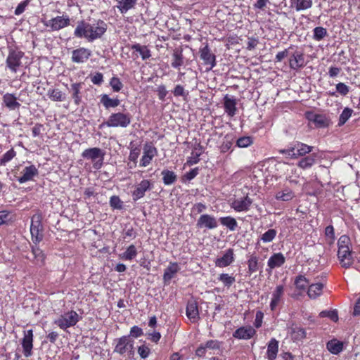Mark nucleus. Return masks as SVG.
Masks as SVG:
<instances>
[{"mask_svg":"<svg viewBox=\"0 0 360 360\" xmlns=\"http://www.w3.org/2000/svg\"><path fill=\"white\" fill-rule=\"evenodd\" d=\"M338 250L351 248V240L349 237L346 235L341 236L338 241Z\"/></svg>","mask_w":360,"mask_h":360,"instance_id":"obj_51","label":"nucleus"},{"mask_svg":"<svg viewBox=\"0 0 360 360\" xmlns=\"http://www.w3.org/2000/svg\"><path fill=\"white\" fill-rule=\"evenodd\" d=\"M252 200L246 196L243 198L234 200L231 207L237 212L247 211L251 205Z\"/></svg>","mask_w":360,"mask_h":360,"instance_id":"obj_21","label":"nucleus"},{"mask_svg":"<svg viewBox=\"0 0 360 360\" xmlns=\"http://www.w3.org/2000/svg\"><path fill=\"white\" fill-rule=\"evenodd\" d=\"M308 284L309 281L302 275H300L295 278V285L300 290H305Z\"/></svg>","mask_w":360,"mask_h":360,"instance_id":"obj_52","label":"nucleus"},{"mask_svg":"<svg viewBox=\"0 0 360 360\" xmlns=\"http://www.w3.org/2000/svg\"><path fill=\"white\" fill-rule=\"evenodd\" d=\"M114 352L131 358L134 355V340L130 335H124L114 340Z\"/></svg>","mask_w":360,"mask_h":360,"instance_id":"obj_2","label":"nucleus"},{"mask_svg":"<svg viewBox=\"0 0 360 360\" xmlns=\"http://www.w3.org/2000/svg\"><path fill=\"white\" fill-rule=\"evenodd\" d=\"M255 334L256 330L252 326H242L233 332V337L240 340H249Z\"/></svg>","mask_w":360,"mask_h":360,"instance_id":"obj_17","label":"nucleus"},{"mask_svg":"<svg viewBox=\"0 0 360 360\" xmlns=\"http://www.w3.org/2000/svg\"><path fill=\"white\" fill-rule=\"evenodd\" d=\"M100 101L105 109L116 108L120 103V101L118 98H111L107 94L102 95Z\"/></svg>","mask_w":360,"mask_h":360,"instance_id":"obj_31","label":"nucleus"},{"mask_svg":"<svg viewBox=\"0 0 360 360\" xmlns=\"http://www.w3.org/2000/svg\"><path fill=\"white\" fill-rule=\"evenodd\" d=\"M29 3L30 0H25L19 4L17 8H15V14L17 15L22 14L25 11V8L29 4Z\"/></svg>","mask_w":360,"mask_h":360,"instance_id":"obj_62","label":"nucleus"},{"mask_svg":"<svg viewBox=\"0 0 360 360\" xmlns=\"http://www.w3.org/2000/svg\"><path fill=\"white\" fill-rule=\"evenodd\" d=\"M278 351V342L275 338L271 339L268 343L266 352L267 358L269 360H274L276 358Z\"/></svg>","mask_w":360,"mask_h":360,"instance_id":"obj_28","label":"nucleus"},{"mask_svg":"<svg viewBox=\"0 0 360 360\" xmlns=\"http://www.w3.org/2000/svg\"><path fill=\"white\" fill-rule=\"evenodd\" d=\"M323 284L317 283L309 286L307 295L311 299H316L322 293Z\"/></svg>","mask_w":360,"mask_h":360,"instance_id":"obj_32","label":"nucleus"},{"mask_svg":"<svg viewBox=\"0 0 360 360\" xmlns=\"http://www.w3.org/2000/svg\"><path fill=\"white\" fill-rule=\"evenodd\" d=\"M277 231L275 229H269L262 235L260 239L263 243L271 242L276 236Z\"/></svg>","mask_w":360,"mask_h":360,"instance_id":"obj_50","label":"nucleus"},{"mask_svg":"<svg viewBox=\"0 0 360 360\" xmlns=\"http://www.w3.org/2000/svg\"><path fill=\"white\" fill-rule=\"evenodd\" d=\"M106 30L107 24L101 20L94 21V23L81 20L77 23L74 35L77 38H84L89 42H92L101 38Z\"/></svg>","mask_w":360,"mask_h":360,"instance_id":"obj_1","label":"nucleus"},{"mask_svg":"<svg viewBox=\"0 0 360 360\" xmlns=\"http://www.w3.org/2000/svg\"><path fill=\"white\" fill-rule=\"evenodd\" d=\"M158 98L161 101H164L167 94V91L165 85H160L157 89Z\"/></svg>","mask_w":360,"mask_h":360,"instance_id":"obj_64","label":"nucleus"},{"mask_svg":"<svg viewBox=\"0 0 360 360\" xmlns=\"http://www.w3.org/2000/svg\"><path fill=\"white\" fill-rule=\"evenodd\" d=\"M224 105L226 112L230 116L235 115L236 112V101L234 98L229 97L227 95L224 98Z\"/></svg>","mask_w":360,"mask_h":360,"instance_id":"obj_27","label":"nucleus"},{"mask_svg":"<svg viewBox=\"0 0 360 360\" xmlns=\"http://www.w3.org/2000/svg\"><path fill=\"white\" fill-rule=\"evenodd\" d=\"M91 81L93 84L100 85L103 81V74L101 72H96L94 75L91 77Z\"/></svg>","mask_w":360,"mask_h":360,"instance_id":"obj_63","label":"nucleus"},{"mask_svg":"<svg viewBox=\"0 0 360 360\" xmlns=\"http://www.w3.org/2000/svg\"><path fill=\"white\" fill-rule=\"evenodd\" d=\"M291 338L295 341H300L306 338V331L300 327H295L291 329Z\"/></svg>","mask_w":360,"mask_h":360,"instance_id":"obj_38","label":"nucleus"},{"mask_svg":"<svg viewBox=\"0 0 360 360\" xmlns=\"http://www.w3.org/2000/svg\"><path fill=\"white\" fill-rule=\"evenodd\" d=\"M136 1L137 0H120L117 7L121 13H126L129 10L134 7Z\"/></svg>","mask_w":360,"mask_h":360,"instance_id":"obj_34","label":"nucleus"},{"mask_svg":"<svg viewBox=\"0 0 360 360\" xmlns=\"http://www.w3.org/2000/svg\"><path fill=\"white\" fill-rule=\"evenodd\" d=\"M42 216L39 213H37L32 217L30 233L32 240L35 244L39 243L43 239L44 228L41 224Z\"/></svg>","mask_w":360,"mask_h":360,"instance_id":"obj_4","label":"nucleus"},{"mask_svg":"<svg viewBox=\"0 0 360 360\" xmlns=\"http://www.w3.org/2000/svg\"><path fill=\"white\" fill-rule=\"evenodd\" d=\"M172 93L174 96H182L184 98L187 97L188 95V92L186 91L184 89V86L180 84H178L174 87V90L172 91Z\"/></svg>","mask_w":360,"mask_h":360,"instance_id":"obj_58","label":"nucleus"},{"mask_svg":"<svg viewBox=\"0 0 360 360\" xmlns=\"http://www.w3.org/2000/svg\"><path fill=\"white\" fill-rule=\"evenodd\" d=\"M285 262L284 255L281 253H274L268 260L267 264L270 269L281 266Z\"/></svg>","mask_w":360,"mask_h":360,"instance_id":"obj_24","label":"nucleus"},{"mask_svg":"<svg viewBox=\"0 0 360 360\" xmlns=\"http://www.w3.org/2000/svg\"><path fill=\"white\" fill-rule=\"evenodd\" d=\"M16 156V152L13 148L10 149L6 153H4L0 159V165H6L10 162L13 158Z\"/></svg>","mask_w":360,"mask_h":360,"instance_id":"obj_46","label":"nucleus"},{"mask_svg":"<svg viewBox=\"0 0 360 360\" xmlns=\"http://www.w3.org/2000/svg\"><path fill=\"white\" fill-rule=\"evenodd\" d=\"M91 55V51L86 48H79L72 51V60L76 63L86 62Z\"/></svg>","mask_w":360,"mask_h":360,"instance_id":"obj_14","label":"nucleus"},{"mask_svg":"<svg viewBox=\"0 0 360 360\" xmlns=\"http://www.w3.org/2000/svg\"><path fill=\"white\" fill-rule=\"evenodd\" d=\"M152 188L151 183L149 180H142L132 192V198L136 201L145 195V193Z\"/></svg>","mask_w":360,"mask_h":360,"instance_id":"obj_12","label":"nucleus"},{"mask_svg":"<svg viewBox=\"0 0 360 360\" xmlns=\"http://www.w3.org/2000/svg\"><path fill=\"white\" fill-rule=\"evenodd\" d=\"M32 253L34 259L36 260L37 264H42L44 261V255L41 250H40L37 247H33L32 250Z\"/></svg>","mask_w":360,"mask_h":360,"instance_id":"obj_48","label":"nucleus"},{"mask_svg":"<svg viewBox=\"0 0 360 360\" xmlns=\"http://www.w3.org/2000/svg\"><path fill=\"white\" fill-rule=\"evenodd\" d=\"M258 260L259 258L255 255L250 256L248 260V272L252 274L258 270Z\"/></svg>","mask_w":360,"mask_h":360,"instance_id":"obj_42","label":"nucleus"},{"mask_svg":"<svg viewBox=\"0 0 360 360\" xmlns=\"http://www.w3.org/2000/svg\"><path fill=\"white\" fill-rule=\"evenodd\" d=\"M293 148H295V158H297L300 156H304L306 154L311 153L314 147L297 141L294 143Z\"/></svg>","mask_w":360,"mask_h":360,"instance_id":"obj_26","label":"nucleus"},{"mask_svg":"<svg viewBox=\"0 0 360 360\" xmlns=\"http://www.w3.org/2000/svg\"><path fill=\"white\" fill-rule=\"evenodd\" d=\"M131 122V115L129 113H124L121 112L112 113L108 120L103 122L100 127L106 125L108 127H127Z\"/></svg>","mask_w":360,"mask_h":360,"instance_id":"obj_3","label":"nucleus"},{"mask_svg":"<svg viewBox=\"0 0 360 360\" xmlns=\"http://www.w3.org/2000/svg\"><path fill=\"white\" fill-rule=\"evenodd\" d=\"M327 349L330 352L333 354H338L342 352L343 349V344L342 342L336 339L331 340L326 345Z\"/></svg>","mask_w":360,"mask_h":360,"instance_id":"obj_33","label":"nucleus"},{"mask_svg":"<svg viewBox=\"0 0 360 360\" xmlns=\"http://www.w3.org/2000/svg\"><path fill=\"white\" fill-rule=\"evenodd\" d=\"M276 198L282 201L291 200L294 197V192L288 187L283 188L281 191H278L275 195Z\"/></svg>","mask_w":360,"mask_h":360,"instance_id":"obj_30","label":"nucleus"},{"mask_svg":"<svg viewBox=\"0 0 360 360\" xmlns=\"http://www.w3.org/2000/svg\"><path fill=\"white\" fill-rule=\"evenodd\" d=\"M252 139L250 136H243L236 141V145L239 148H246L252 143Z\"/></svg>","mask_w":360,"mask_h":360,"instance_id":"obj_55","label":"nucleus"},{"mask_svg":"<svg viewBox=\"0 0 360 360\" xmlns=\"http://www.w3.org/2000/svg\"><path fill=\"white\" fill-rule=\"evenodd\" d=\"M138 353L141 358L145 359L148 356L150 349L144 345H141L138 348Z\"/></svg>","mask_w":360,"mask_h":360,"instance_id":"obj_61","label":"nucleus"},{"mask_svg":"<svg viewBox=\"0 0 360 360\" xmlns=\"http://www.w3.org/2000/svg\"><path fill=\"white\" fill-rule=\"evenodd\" d=\"M21 345L22 353L25 357L32 356L33 352V330L32 329L24 332V337L22 339Z\"/></svg>","mask_w":360,"mask_h":360,"instance_id":"obj_9","label":"nucleus"},{"mask_svg":"<svg viewBox=\"0 0 360 360\" xmlns=\"http://www.w3.org/2000/svg\"><path fill=\"white\" fill-rule=\"evenodd\" d=\"M307 119L313 122L316 127L318 128H324L329 125V120L328 118L321 114H314V113H308Z\"/></svg>","mask_w":360,"mask_h":360,"instance_id":"obj_20","label":"nucleus"},{"mask_svg":"<svg viewBox=\"0 0 360 360\" xmlns=\"http://www.w3.org/2000/svg\"><path fill=\"white\" fill-rule=\"evenodd\" d=\"M157 155V149L155 147L150 144H146L143 147V155L141 159L140 166H148L153 158Z\"/></svg>","mask_w":360,"mask_h":360,"instance_id":"obj_13","label":"nucleus"},{"mask_svg":"<svg viewBox=\"0 0 360 360\" xmlns=\"http://www.w3.org/2000/svg\"><path fill=\"white\" fill-rule=\"evenodd\" d=\"M172 66L174 68H179L184 64V56L182 52L179 50H174L172 54Z\"/></svg>","mask_w":360,"mask_h":360,"instance_id":"obj_39","label":"nucleus"},{"mask_svg":"<svg viewBox=\"0 0 360 360\" xmlns=\"http://www.w3.org/2000/svg\"><path fill=\"white\" fill-rule=\"evenodd\" d=\"M180 270L176 263H171L165 270L163 279L165 283L169 282Z\"/></svg>","mask_w":360,"mask_h":360,"instance_id":"obj_29","label":"nucleus"},{"mask_svg":"<svg viewBox=\"0 0 360 360\" xmlns=\"http://www.w3.org/2000/svg\"><path fill=\"white\" fill-rule=\"evenodd\" d=\"M319 316L321 317H328L330 318L332 321L336 322L338 321V312L336 310H333V311H322Z\"/></svg>","mask_w":360,"mask_h":360,"instance_id":"obj_57","label":"nucleus"},{"mask_svg":"<svg viewBox=\"0 0 360 360\" xmlns=\"http://www.w3.org/2000/svg\"><path fill=\"white\" fill-rule=\"evenodd\" d=\"M143 330L139 328V326H134L132 328H131L130 330V335L131 338H139L141 337L143 335Z\"/></svg>","mask_w":360,"mask_h":360,"instance_id":"obj_60","label":"nucleus"},{"mask_svg":"<svg viewBox=\"0 0 360 360\" xmlns=\"http://www.w3.org/2000/svg\"><path fill=\"white\" fill-rule=\"evenodd\" d=\"M137 255L136 248L134 245H129L126 251L122 254V258L125 260H131Z\"/></svg>","mask_w":360,"mask_h":360,"instance_id":"obj_44","label":"nucleus"},{"mask_svg":"<svg viewBox=\"0 0 360 360\" xmlns=\"http://www.w3.org/2000/svg\"><path fill=\"white\" fill-rule=\"evenodd\" d=\"M23 56L24 53L22 51L18 49H10L6 61V67L12 72L15 73L18 68L22 64L21 59Z\"/></svg>","mask_w":360,"mask_h":360,"instance_id":"obj_6","label":"nucleus"},{"mask_svg":"<svg viewBox=\"0 0 360 360\" xmlns=\"http://www.w3.org/2000/svg\"><path fill=\"white\" fill-rule=\"evenodd\" d=\"M284 293V288L283 285H277L272 294V298L270 303V308L272 311L275 310L281 301V298Z\"/></svg>","mask_w":360,"mask_h":360,"instance_id":"obj_23","label":"nucleus"},{"mask_svg":"<svg viewBox=\"0 0 360 360\" xmlns=\"http://www.w3.org/2000/svg\"><path fill=\"white\" fill-rule=\"evenodd\" d=\"M219 221L223 226H226L231 231H235L238 226L236 219L231 217H221Z\"/></svg>","mask_w":360,"mask_h":360,"instance_id":"obj_40","label":"nucleus"},{"mask_svg":"<svg viewBox=\"0 0 360 360\" xmlns=\"http://www.w3.org/2000/svg\"><path fill=\"white\" fill-rule=\"evenodd\" d=\"M38 169L34 165L25 167L22 171V175L18 178V181L20 184H24L32 180L34 176L38 175Z\"/></svg>","mask_w":360,"mask_h":360,"instance_id":"obj_19","label":"nucleus"},{"mask_svg":"<svg viewBox=\"0 0 360 360\" xmlns=\"http://www.w3.org/2000/svg\"><path fill=\"white\" fill-rule=\"evenodd\" d=\"M186 316L190 319V321L193 323L197 322L199 319V311L198 303L195 300H189L187 303L186 306Z\"/></svg>","mask_w":360,"mask_h":360,"instance_id":"obj_18","label":"nucleus"},{"mask_svg":"<svg viewBox=\"0 0 360 360\" xmlns=\"http://www.w3.org/2000/svg\"><path fill=\"white\" fill-rule=\"evenodd\" d=\"M200 57L205 65H210V69L213 68L216 65V57L211 53L207 44L200 49Z\"/></svg>","mask_w":360,"mask_h":360,"instance_id":"obj_16","label":"nucleus"},{"mask_svg":"<svg viewBox=\"0 0 360 360\" xmlns=\"http://www.w3.org/2000/svg\"><path fill=\"white\" fill-rule=\"evenodd\" d=\"M161 174L162 176L163 183L165 185L173 184L177 179V176L175 173L168 169L162 170Z\"/></svg>","mask_w":360,"mask_h":360,"instance_id":"obj_37","label":"nucleus"},{"mask_svg":"<svg viewBox=\"0 0 360 360\" xmlns=\"http://www.w3.org/2000/svg\"><path fill=\"white\" fill-rule=\"evenodd\" d=\"M305 65L304 58L302 53L297 51L294 53L290 59V67L293 70H297L304 67Z\"/></svg>","mask_w":360,"mask_h":360,"instance_id":"obj_25","label":"nucleus"},{"mask_svg":"<svg viewBox=\"0 0 360 360\" xmlns=\"http://www.w3.org/2000/svg\"><path fill=\"white\" fill-rule=\"evenodd\" d=\"M48 96L53 101H62L65 99L64 94L58 89H50L48 91Z\"/></svg>","mask_w":360,"mask_h":360,"instance_id":"obj_43","label":"nucleus"},{"mask_svg":"<svg viewBox=\"0 0 360 360\" xmlns=\"http://www.w3.org/2000/svg\"><path fill=\"white\" fill-rule=\"evenodd\" d=\"M70 19L68 15L56 16L44 22V25L50 28L51 31H58L70 25Z\"/></svg>","mask_w":360,"mask_h":360,"instance_id":"obj_7","label":"nucleus"},{"mask_svg":"<svg viewBox=\"0 0 360 360\" xmlns=\"http://www.w3.org/2000/svg\"><path fill=\"white\" fill-rule=\"evenodd\" d=\"M234 261V253L233 250L229 248L226 250L223 256L218 257L215 260L216 266L224 268L229 266Z\"/></svg>","mask_w":360,"mask_h":360,"instance_id":"obj_15","label":"nucleus"},{"mask_svg":"<svg viewBox=\"0 0 360 360\" xmlns=\"http://www.w3.org/2000/svg\"><path fill=\"white\" fill-rule=\"evenodd\" d=\"M110 205L116 210H122L123 207V202L117 195H112L110 199Z\"/></svg>","mask_w":360,"mask_h":360,"instance_id":"obj_56","label":"nucleus"},{"mask_svg":"<svg viewBox=\"0 0 360 360\" xmlns=\"http://www.w3.org/2000/svg\"><path fill=\"white\" fill-rule=\"evenodd\" d=\"M131 49L139 52L143 60L151 56L150 51L146 46L141 45L140 44H135L131 46Z\"/></svg>","mask_w":360,"mask_h":360,"instance_id":"obj_36","label":"nucleus"},{"mask_svg":"<svg viewBox=\"0 0 360 360\" xmlns=\"http://www.w3.org/2000/svg\"><path fill=\"white\" fill-rule=\"evenodd\" d=\"M198 228H207L208 229H214L217 227L218 224L216 218L212 215L205 214H202L197 221Z\"/></svg>","mask_w":360,"mask_h":360,"instance_id":"obj_11","label":"nucleus"},{"mask_svg":"<svg viewBox=\"0 0 360 360\" xmlns=\"http://www.w3.org/2000/svg\"><path fill=\"white\" fill-rule=\"evenodd\" d=\"M338 257L340 260V263L342 267L343 268H349L354 263V258L352 257V251L351 248L338 250Z\"/></svg>","mask_w":360,"mask_h":360,"instance_id":"obj_10","label":"nucleus"},{"mask_svg":"<svg viewBox=\"0 0 360 360\" xmlns=\"http://www.w3.org/2000/svg\"><path fill=\"white\" fill-rule=\"evenodd\" d=\"M316 155L314 153H312L305 158H303L300 160V161L298 162L297 165L300 168L303 169H306L307 168H310L312 165H314L316 162Z\"/></svg>","mask_w":360,"mask_h":360,"instance_id":"obj_35","label":"nucleus"},{"mask_svg":"<svg viewBox=\"0 0 360 360\" xmlns=\"http://www.w3.org/2000/svg\"><path fill=\"white\" fill-rule=\"evenodd\" d=\"M3 104L10 110H18L20 107V103L18 102L17 97L13 94L6 93L2 98Z\"/></svg>","mask_w":360,"mask_h":360,"instance_id":"obj_22","label":"nucleus"},{"mask_svg":"<svg viewBox=\"0 0 360 360\" xmlns=\"http://www.w3.org/2000/svg\"><path fill=\"white\" fill-rule=\"evenodd\" d=\"M219 280L226 287H230L234 282L235 278L227 274H221L219 276Z\"/></svg>","mask_w":360,"mask_h":360,"instance_id":"obj_54","label":"nucleus"},{"mask_svg":"<svg viewBox=\"0 0 360 360\" xmlns=\"http://www.w3.org/2000/svg\"><path fill=\"white\" fill-rule=\"evenodd\" d=\"M82 89L81 83H74L71 85V91L72 92V98L75 103L79 105L81 102L82 97L80 96V90Z\"/></svg>","mask_w":360,"mask_h":360,"instance_id":"obj_41","label":"nucleus"},{"mask_svg":"<svg viewBox=\"0 0 360 360\" xmlns=\"http://www.w3.org/2000/svg\"><path fill=\"white\" fill-rule=\"evenodd\" d=\"M313 32V39L316 41L322 40L328 34L326 29L323 27H315Z\"/></svg>","mask_w":360,"mask_h":360,"instance_id":"obj_45","label":"nucleus"},{"mask_svg":"<svg viewBox=\"0 0 360 360\" xmlns=\"http://www.w3.org/2000/svg\"><path fill=\"white\" fill-rule=\"evenodd\" d=\"M352 112L353 110L351 108H345L340 115L338 125L345 124L352 116Z\"/></svg>","mask_w":360,"mask_h":360,"instance_id":"obj_47","label":"nucleus"},{"mask_svg":"<svg viewBox=\"0 0 360 360\" xmlns=\"http://www.w3.org/2000/svg\"><path fill=\"white\" fill-rule=\"evenodd\" d=\"M312 6V0H296V11L307 10Z\"/></svg>","mask_w":360,"mask_h":360,"instance_id":"obj_49","label":"nucleus"},{"mask_svg":"<svg viewBox=\"0 0 360 360\" xmlns=\"http://www.w3.org/2000/svg\"><path fill=\"white\" fill-rule=\"evenodd\" d=\"M336 90L342 96H346L349 91V86L342 82L336 84Z\"/></svg>","mask_w":360,"mask_h":360,"instance_id":"obj_59","label":"nucleus"},{"mask_svg":"<svg viewBox=\"0 0 360 360\" xmlns=\"http://www.w3.org/2000/svg\"><path fill=\"white\" fill-rule=\"evenodd\" d=\"M103 155L104 153L102 152L101 149L98 148H88L84 150L82 153V156L84 158L91 160L93 162L96 161L98 158H101V162H97L94 165V167L96 169H99L101 167Z\"/></svg>","mask_w":360,"mask_h":360,"instance_id":"obj_8","label":"nucleus"},{"mask_svg":"<svg viewBox=\"0 0 360 360\" xmlns=\"http://www.w3.org/2000/svg\"><path fill=\"white\" fill-rule=\"evenodd\" d=\"M79 321V316L78 314L75 311H70L62 315L54 323L61 329L65 330L74 326Z\"/></svg>","mask_w":360,"mask_h":360,"instance_id":"obj_5","label":"nucleus"},{"mask_svg":"<svg viewBox=\"0 0 360 360\" xmlns=\"http://www.w3.org/2000/svg\"><path fill=\"white\" fill-rule=\"evenodd\" d=\"M110 85L113 91L119 92L123 87V84L120 79L117 77H112L110 80Z\"/></svg>","mask_w":360,"mask_h":360,"instance_id":"obj_53","label":"nucleus"}]
</instances>
